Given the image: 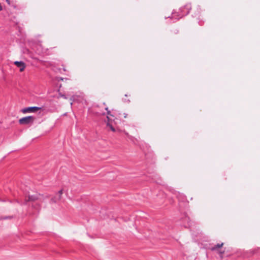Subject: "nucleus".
I'll use <instances>...</instances> for the list:
<instances>
[{
  "label": "nucleus",
  "mask_w": 260,
  "mask_h": 260,
  "mask_svg": "<svg viewBox=\"0 0 260 260\" xmlns=\"http://www.w3.org/2000/svg\"><path fill=\"white\" fill-rule=\"evenodd\" d=\"M123 101L124 102H128V103L130 102L129 100H126V99H123Z\"/></svg>",
  "instance_id": "obj_15"
},
{
  "label": "nucleus",
  "mask_w": 260,
  "mask_h": 260,
  "mask_svg": "<svg viewBox=\"0 0 260 260\" xmlns=\"http://www.w3.org/2000/svg\"><path fill=\"white\" fill-rule=\"evenodd\" d=\"M224 251H220L219 253L220 254L221 257H222V254L224 253Z\"/></svg>",
  "instance_id": "obj_14"
},
{
  "label": "nucleus",
  "mask_w": 260,
  "mask_h": 260,
  "mask_svg": "<svg viewBox=\"0 0 260 260\" xmlns=\"http://www.w3.org/2000/svg\"><path fill=\"white\" fill-rule=\"evenodd\" d=\"M62 194V190L61 189L58 192L57 194H56L58 196L57 199H61V196Z\"/></svg>",
  "instance_id": "obj_11"
},
{
  "label": "nucleus",
  "mask_w": 260,
  "mask_h": 260,
  "mask_svg": "<svg viewBox=\"0 0 260 260\" xmlns=\"http://www.w3.org/2000/svg\"><path fill=\"white\" fill-rule=\"evenodd\" d=\"M59 96L60 97H62L63 98V99H68V97L66 96V95L64 94H62V93H59Z\"/></svg>",
  "instance_id": "obj_13"
},
{
  "label": "nucleus",
  "mask_w": 260,
  "mask_h": 260,
  "mask_svg": "<svg viewBox=\"0 0 260 260\" xmlns=\"http://www.w3.org/2000/svg\"><path fill=\"white\" fill-rule=\"evenodd\" d=\"M190 10L191 5L190 4H187L183 7L181 8L178 12H172L171 18L175 19L176 20H178L182 17L188 15Z\"/></svg>",
  "instance_id": "obj_1"
},
{
  "label": "nucleus",
  "mask_w": 260,
  "mask_h": 260,
  "mask_svg": "<svg viewBox=\"0 0 260 260\" xmlns=\"http://www.w3.org/2000/svg\"><path fill=\"white\" fill-rule=\"evenodd\" d=\"M182 222L183 223V226L186 228H190L191 229L192 227L194 225L193 222H192L189 217L186 215L182 218Z\"/></svg>",
  "instance_id": "obj_3"
},
{
  "label": "nucleus",
  "mask_w": 260,
  "mask_h": 260,
  "mask_svg": "<svg viewBox=\"0 0 260 260\" xmlns=\"http://www.w3.org/2000/svg\"><path fill=\"white\" fill-rule=\"evenodd\" d=\"M39 199V196L38 194H34V195H28V199L25 200L24 204H27L28 201H35Z\"/></svg>",
  "instance_id": "obj_6"
},
{
  "label": "nucleus",
  "mask_w": 260,
  "mask_h": 260,
  "mask_svg": "<svg viewBox=\"0 0 260 260\" xmlns=\"http://www.w3.org/2000/svg\"><path fill=\"white\" fill-rule=\"evenodd\" d=\"M223 245V243H221V244H217L216 245H215L213 247L211 248V250L212 251H215L218 248L221 247Z\"/></svg>",
  "instance_id": "obj_7"
},
{
  "label": "nucleus",
  "mask_w": 260,
  "mask_h": 260,
  "mask_svg": "<svg viewBox=\"0 0 260 260\" xmlns=\"http://www.w3.org/2000/svg\"><path fill=\"white\" fill-rule=\"evenodd\" d=\"M253 251V254L255 252V251L254 250L252 251Z\"/></svg>",
  "instance_id": "obj_17"
},
{
  "label": "nucleus",
  "mask_w": 260,
  "mask_h": 260,
  "mask_svg": "<svg viewBox=\"0 0 260 260\" xmlns=\"http://www.w3.org/2000/svg\"><path fill=\"white\" fill-rule=\"evenodd\" d=\"M7 2H9L8 0H6Z\"/></svg>",
  "instance_id": "obj_21"
},
{
  "label": "nucleus",
  "mask_w": 260,
  "mask_h": 260,
  "mask_svg": "<svg viewBox=\"0 0 260 260\" xmlns=\"http://www.w3.org/2000/svg\"><path fill=\"white\" fill-rule=\"evenodd\" d=\"M14 63L19 68L20 72L23 71L25 68V64L22 61H15Z\"/></svg>",
  "instance_id": "obj_5"
},
{
  "label": "nucleus",
  "mask_w": 260,
  "mask_h": 260,
  "mask_svg": "<svg viewBox=\"0 0 260 260\" xmlns=\"http://www.w3.org/2000/svg\"><path fill=\"white\" fill-rule=\"evenodd\" d=\"M172 190H173V193H174V190H173V189H172Z\"/></svg>",
  "instance_id": "obj_20"
},
{
  "label": "nucleus",
  "mask_w": 260,
  "mask_h": 260,
  "mask_svg": "<svg viewBox=\"0 0 260 260\" xmlns=\"http://www.w3.org/2000/svg\"><path fill=\"white\" fill-rule=\"evenodd\" d=\"M40 109H41V108L38 107H29L22 109L21 111L23 113H32L35 112Z\"/></svg>",
  "instance_id": "obj_4"
},
{
  "label": "nucleus",
  "mask_w": 260,
  "mask_h": 260,
  "mask_svg": "<svg viewBox=\"0 0 260 260\" xmlns=\"http://www.w3.org/2000/svg\"><path fill=\"white\" fill-rule=\"evenodd\" d=\"M58 196L56 195L55 197H53L51 199V202L52 203H56L60 199H57Z\"/></svg>",
  "instance_id": "obj_10"
},
{
  "label": "nucleus",
  "mask_w": 260,
  "mask_h": 260,
  "mask_svg": "<svg viewBox=\"0 0 260 260\" xmlns=\"http://www.w3.org/2000/svg\"><path fill=\"white\" fill-rule=\"evenodd\" d=\"M32 206L35 207V205L34 204H32Z\"/></svg>",
  "instance_id": "obj_18"
},
{
  "label": "nucleus",
  "mask_w": 260,
  "mask_h": 260,
  "mask_svg": "<svg viewBox=\"0 0 260 260\" xmlns=\"http://www.w3.org/2000/svg\"><path fill=\"white\" fill-rule=\"evenodd\" d=\"M154 181L156 182L157 184H161V180L156 174H154Z\"/></svg>",
  "instance_id": "obj_8"
},
{
  "label": "nucleus",
  "mask_w": 260,
  "mask_h": 260,
  "mask_svg": "<svg viewBox=\"0 0 260 260\" xmlns=\"http://www.w3.org/2000/svg\"><path fill=\"white\" fill-rule=\"evenodd\" d=\"M107 119L108 120V122H107V125L108 126H109L110 127V129H111L112 131L113 132H115V129L114 128V127L111 125L110 124V123H109V121L110 120V118L109 117V116H107Z\"/></svg>",
  "instance_id": "obj_9"
},
{
  "label": "nucleus",
  "mask_w": 260,
  "mask_h": 260,
  "mask_svg": "<svg viewBox=\"0 0 260 260\" xmlns=\"http://www.w3.org/2000/svg\"><path fill=\"white\" fill-rule=\"evenodd\" d=\"M105 110L107 111V115L111 116H113L111 114L110 111L108 110V107L105 108Z\"/></svg>",
  "instance_id": "obj_12"
},
{
  "label": "nucleus",
  "mask_w": 260,
  "mask_h": 260,
  "mask_svg": "<svg viewBox=\"0 0 260 260\" xmlns=\"http://www.w3.org/2000/svg\"><path fill=\"white\" fill-rule=\"evenodd\" d=\"M35 117L32 116H28L22 117L19 120V123L22 125L32 124L35 120Z\"/></svg>",
  "instance_id": "obj_2"
},
{
  "label": "nucleus",
  "mask_w": 260,
  "mask_h": 260,
  "mask_svg": "<svg viewBox=\"0 0 260 260\" xmlns=\"http://www.w3.org/2000/svg\"><path fill=\"white\" fill-rule=\"evenodd\" d=\"M7 218H8V217H4V218H3V219H7Z\"/></svg>",
  "instance_id": "obj_16"
},
{
  "label": "nucleus",
  "mask_w": 260,
  "mask_h": 260,
  "mask_svg": "<svg viewBox=\"0 0 260 260\" xmlns=\"http://www.w3.org/2000/svg\"><path fill=\"white\" fill-rule=\"evenodd\" d=\"M126 117V115H124V117L125 118Z\"/></svg>",
  "instance_id": "obj_19"
}]
</instances>
